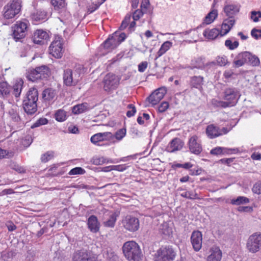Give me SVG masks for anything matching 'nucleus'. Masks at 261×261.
Here are the masks:
<instances>
[{
	"mask_svg": "<svg viewBox=\"0 0 261 261\" xmlns=\"http://www.w3.org/2000/svg\"><path fill=\"white\" fill-rule=\"evenodd\" d=\"M234 22L235 20L233 18L225 19L222 24L221 30L220 31V35L223 36L227 34L234 25Z\"/></svg>",
	"mask_w": 261,
	"mask_h": 261,
	"instance_id": "24",
	"label": "nucleus"
},
{
	"mask_svg": "<svg viewBox=\"0 0 261 261\" xmlns=\"http://www.w3.org/2000/svg\"><path fill=\"white\" fill-rule=\"evenodd\" d=\"M33 142V139L31 136L28 135L26 136L24 139L22 141V144L26 147L29 146Z\"/></svg>",
	"mask_w": 261,
	"mask_h": 261,
	"instance_id": "61",
	"label": "nucleus"
},
{
	"mask_svg": "<svg viewBox=\"0 0 261 261\" xmlns=\"http://www.w3.org/2000/svg\"><path fill=\"white\" fill-rule=\"evenodd\" d=\"M239 92L235 88H228L223 92V99L229 105V107L233 106L237 102Z\"/></svg>",
	"mask_w": 261,
	"mask_h": 261,
	"instance_id": "12",
	"label": "nucleus"
},
{
	"mask_svg": "<svg viewBox=\"0 0 261 261\" xmlns=\"http://www.w3.org/2000/svg\"><path fill=\"white\" fill-rule=\"evenodd\" d=\"M172 43L170 41L165 42L160 47V49L157 53V56L155 57V60H156L158 58L161 57L164 55L167 50H168L172 46Z\"/></svg>",
	"mask_w": 261,
	"mask_h": 261,
	"instance_id": "33",
	"label": "nucleus"
},
{
	"mask_svg": "<svg viewBox=\"0 0 261 261\" xmlns=\"http://www.w3.org/2000/svg\"><path fill=\"white\" fill-rule=\"evenodd\" d=\"M46 17V12L42 11H37L32 15V19L36 21L44 20Z\"/></svg>",
	"mask_w": 261,
	"mask_h": 261,
	"instance_id": "40",
	"label": "nucleus"
},
{
	"mask_svg": "<svg viewBox=\"0 0 261 261\" xmlns=\"http://www.w3.org/2000/svg\"><path fill=\"white\" fill-rule=\"evenodd\" d=\"M165 88H160L154 91L148 97L149 102L153 106L158 103L166 93Z\"/></svg>",
	"mask_w": 261,
	"mask_h": 261,
	"instance_id": "16",
	"label": "nucleus"
},
{
	"mask_svg": "<svg viewBox=\"0 0 261 261\" xmlns=\"http://www.w3.org/2000/svg\"><path fill=\"white\" fill-rule=\"evenodd\" d=\"M259 18H261V12L260 11H252L251 19L254 22H257L259 20Z\"/></svg>",
	"mask_w": 261,
	"mask_h": 261,
	"instance_id": "59",
	"label": "nucleus"
},
{
	"mask_svg": "<svg viewBox=\"0 0 261 261\" xmlns=\"http://www.w3.org/2000/svg\"><path fill=\"white\" fill-rule=\"evenodd\" d=\"M120 77L114 74L109 73L104 77L103 81V90L111 92L117 88L119 85Z\"/></svg>",
	"mask_w": 261,
	"mask_h": 261,
	"instance_id": "6",
	"label": "nucleus"
},
{
	"mask_svg": "<svg viewBox=\"0 0 261 261\" xmlns=\"http://www.w3.org/2000/svg\"><path fill=\"white\" fill-rule=\"evenodd\" d=\"M63 80L64 84L67 86L75 85L80 80V74L73 73L71 69H67L64 70Z\"/></svg>",
	"mask_w": 261,
	"mask_h": 261,
	"instance_id": "11",
	"label": "nucleus"
},
{
	"mask_svg": "<svg viewBox=\"0 0 261 261\" xmlns=\"http://www.w3.org/2000/svg\"><path fill=\"white\" fill-rule=\"evenodd\" d=\"M56 120L59 122L64 121L67 119L66 112L62 109L57 110L55 114Z\"/></svg>",
	"mask_w": 261,
	"mask_h": 261,
	"instance_id": "38",
	"label": "nucleus"
},
{
	"mask_svg": "<svg viewBox=\"0 0 261 261\" xmlns=\"http://www.w3.org/2000/svg\"><path fill=\"white\" fill-rule=\"evenodd\" d=\"M239 45V43L238 41H235L233 42L230 39H227L225 41V46L230 50H233L237 48Z\"/></svg>",
	"mask_w": 261,
	"mask_h": 261,
	"instance_id": "45",
	"label": "nucleus"
},
{
	"mask_svg": "<svg viewBox=\"0 0 261 261\" xmlns=\"http://www.w3.org/2000/svg\"><path fill=\"white\" fill-rule=\"evenodd\" d=\"M124 256L128 261H141L143 257L141 249L135 241L125 242L122 247Z\"/></svg>",
	"mask_w": 261,
	"mask_h": 261,
	"instance_id": "1",
	"label": "nucleus"
},
{
	"mask_svg": "<svg viewBox=\"0 0 261 261\" xmlns=\"http://www.w3.org/2000/svg\"><path fill=\"white\" fill-rule=\"evenodd\" d=\"M49 39L48 34L42 30L36 31L33 37V42L35 44H44L47 42Z\"/></svg>",
	"mask_w": 261,
	"mask_h": 261,
	"instance_id": "18",
	"label": "nucleus"
},
{
	"mask_svg": "<svg viewBox=\"0 0 261 261\" xmlns=\"http://www.w3.org/2000/svg\"><path fill=\"white\" fill-rule=\"evenodd\" d=\"M85 172L84 169L81 167H75L71 169L69 172V175L83 174Z\"/></svg>",
	"mask_w": 261,
	"mask_h": 261,
	"instance_id": "52",
	"label": "nucleus"
},
{
	"mask_svg": "<svg viewBox=\"0 0 261 261\" xmlns=\"http://www.w3.org/2000/svg\"><path fill=\"white\" fill-rule=\"evenodd\" d=\"M211 103L216 108H226L229 107V105L225 101H222L216 98H214L211 100Z\"/></svg>",
	"mask_w": 261,
	"mask_h": 261,
	"instance_id": "39",
	"label": "nucleus"
},
{
	"mask_svg": "<svg viewBox=\"0 0 261 261\" xmlns=\"http://www.w3.org/2000/svg\"><path fill=\"white\" fill-rule=\"evenodd\" d=\"M176 255V252L171 246L162 247L157 251L154 261H173Z\"/></svg>",
	"mask_w": 261,
	"mask_h": 261,
	"instance_id": "4",
	"label": "nucleus"
},
{
	"mask_svg": "<svg viewBox=\"0 0 261 261\" xmlns=\"http://www.w3.org/2000/svg\"><path fill=\"white\" fill-rule=\"evenodd\" d=\"M27 27V22L24 21H17L12 27L13 36L16 41L24 37Z\"/></svg>",
	"mask_w": 261,
	"mask_h": 261,
	"instance_id": "13",
	"label": "nucleus"
},
{
	"mask_svg": "<svg viewBox=\"0 0 261 261\" xmlns=\"http://www.w3.org/2000/svg\"><path fill=\"white\" fill-rule=\"evenodd\" d=\"M191 66L188 67L191 69L198 68L204 69L206 68L204 58L199 57L195 58L191 61Z\"/></svg>",
	"mask_w": 261,
	"mask_h": 261,
	"instance_id": "26",
	"label": "nucleus"
},
{
	"mask_svg": "<svg viewBox=\"0 0 261 261\" xmlns=\"http://www.w3.org/2000/svg\"><path fill=\"white\" fill-rule=\"evenodd\" d=\"M169 107V104L167 102H163L159 107V111L160 112H165Z\"/></svg>",
	"mask_w": 261,
	"mask_h": 261,
	"instance_id": "64",
	"label": "nucleus"
},
{
	"mask_svg": "<svg viewBox=\"0 0 261 261\" xmlns=\"http://www.w3.org/2000/svg\"><path fill=\"white\" fill-rule=\"evenodd\" d=\"M54 153L53 151H47L42 155L41 160L42 162L46 163L53 158Z\"/></svg>",
	"mask_w": 261,
	"mask_h": 261,
	"instance_id": "46",
	"label": "nucleus"
},
{
	"mask_svg": "<svg viewBox=\"0 0 261 261\" xmlns=\"http://www.w3.org/2000/svg\"><path fill=\"white\" fill-rule=\"evenodd\" d=\"M251 35L255 39L261 38V30L253 29L251 32Z\"/></svg>",
	"mask_w": 261,
	"mask_h": 261,
	"instance_id": "60",
	"label": "nucleus"
},
{
	"mask_svg": "<svg viewBox=\"0 0 261 261\" xmlns=\"http://www.w3.org/2000/svg\"><path fill=\"white\" fill-rule=\"evenodd\" d=\"M249 202V199L244 196H239L237 198H234L231 200V203L236 205L246 204Z\"/></svg>",
	"mask_w": 261,
	"mask_h": 261,
	"instance_id": "37",
	"label": "nucleus"
},
{
	"mask_svg": "<svg viewBox=\"0 0 261 261\" xmlns=\"http://www.w3.org/2000/svg\"><path fill=\"white\" fill-rule=\"evenodd\" d=\"M122 224L125 229L130 232H135L139 228V221L138 218L127 215L122 220Z\"/></svg>",
	"mask_w": 261,
	"mask_h": 261,
	"instance_id": "10",
	"label": "nucleus"
},
{
	"mask_svg": "<svg viewBox=\"0 0 261 261\" xmlns=\"http://www.w3.org/2000/svg\"><path fill=\"white\" fill-rule=\"evenodd\" d=\"M72 261H97L96 257L86 250H81L75 252Z\"/></svg>",
	"mask_w": 261,
	"mask_h": 261,
	"instance_id": "14",
	"label": "nucleus"
},
{
	"mask_svg": "<svg viewBox=\"0 0 261 261\" xmlns=\"http://www.w3.org/2000/svg\"><path fill=\"white\" fill-rule=\"evenodd\" d=\"M181 196L183 197L194 199L196 198L197 195L196 194L193 193L192 192L186 191L184 192L181 194Z\"/></svg>",
	"mask_w": 261,
	"mask_h": 261,
	"instance_id": "57",
	"label": "nucleus"
},
{
	"mask_svg": "<svg viewBox=\"0 0 261 261\" xmlns=\"http://www.w3.org/2000/svg\"><path fill=\"white\" fill-rule=\"evenodd\" d=\"M227 127H222L220 128L219 127L214 124H210L207 126L205 133L208 138L212 139L225 135L229 132Z\"/></svg>",
	"mask_w": 261,
	"mask_h": 261,
	"instance_id": "9",
	"label": "nucleus"
},
{
	"mask_svg": "<svg viewBox=\"0 0 261 261\" xmlns=\"http://www.w3.org/2000/svg\"><path fill=\"white\" fill-rule=\"evenodd\" d=\"M160 232L165 236H169L172 233V228L168 226V223H164L160 226Z\"/></svg>",
	"mask_w": 261,
	"mask_h": 261,
	"instance_id": "41",
	"label": "nucleus"
},
{
	"mask_svg": "<svg viewBox=\"0 0 261 261\" xmlns=\"http://www.w3.org/2000/svg\"><path fill=\"white\" fill-rule=\"evenodd\" d=\"M88 110V105L87 103H83L77 105L72 108V112L75 114L83 113Z\"/></svg>",
	"mask_w": 261,
	"mask_h": 261,
	"instance_id": "34",
	"label": "nucleus"
},
{
	"mask_svg": "<svg viewBox=\"0 0 261 261\" xmlns=\"http://www.w3.org/2000/svg\"><path fill=\"white\" fill-rule=\"evenodd\" d=\"M10 114L11 118L13 121L18 123V124L21 126L23 125L24 122L21 120L19 115L17 113H16V112L14 111L13 110H12L10 112Z\"/></svg>",
	"mask_w": 261,
	"mask_h": 261,
	"instance_id": "43",
	"label": "nucleus"
},
{
	"mask_svg": "<svg viewBox=\"0 0 261 261\" xmlns=\"http://www.w3.org/2000/svg\"><path fill=\"white\" fill-rule=\"evenodd\" d=\"M120 44L118 37L116 35H113L109 37L103 43V47L108 51L116 48Z\"/></svg>",
	"mask_w": 261,
	"mask_h": 261,
	"instance_id": "22",
	"label": "nucleus"
},
{
	"mask_svg": "<svg viewBox=\"0 0 261 261\" xmlns=\"http://www.w3.org/2000/svg\"><path fill=\"white\" fill-rule=\"evenodd\" d=\"M23 82L21 79L17 80L13 86L12 94L16 98L19 97L22 89Z\"/></svg>",
	"mask_w": 261,
	"mask_h": 261,
	"instance_id": "29",
	"label": "nucleus"
},
{
	"mask_svg": "<svg viewBox=\"0 0 261 261\" xmlns=\"http://www.w3.org/2000/svg\"><path fill=\"white\" fill-rule=\"evenodd\" d=\"M113 138V135L110 132L99 133L93 135L91 138V141L96 144L103 141L111 140Z\"/></svg>",
	"mask_w": 261,
	"mask_h": 261,
	"instance_id": "20",
	"label": "nucleus"
},
{
	"mask_svg": "<svg viewBox=\"0 0 261 261\" xmlns=\"http://www.w3.org/2000/svg\"><path fill=\"white\" fill-rule=\"evenodd\" d=\"M0 93L2 95H6L9 93V90L6 83H0Z\"/></svg>",
	"mask_w": 261,
	"mask_h": 261,
	"instance_id": "58",
	"label": "nucleus"
},
{
	"mask_svg": "<svg viewBox=\"0 0 261 261\" xmlns=\"http://www.w3.org/2000/svg\"><path fill=\"white\" fill-rule=\"evenodd\" d=\"M218 16V12L216 10L211 11L205 17L204 23L209 24L213 22Z\"/></svg>",
	"mask_w": 261,
	"mask_h": 261,
	"instance_id": "35",
	"label": "nucleus"
},
{
	"mask_svg": "<svg viewBox=\"0 0 261 261\" xmlns=\"http://www.w3.org/2000/svg\"><path fill=\"white\" fill-rule=\"evenodd\" d=\"M130 18L131 15L130 14H127L125 16L124 19L122 22L121 24L120 27V29L121 30H123L126 28V27L128 25L130 21Z\"/></svg>",
	"mask_w": 261,
	"mask_h": 261,
	"instance_id": "49",
	"label": "nucleus"
},
{
	"mask_svg": "<svg viewBox=\"0 0 261 261\" xmlns=\"http://www.w3.org/2000/svg\"><path fill=\"white\" fill-rule=\"evenodd\" d=\"M51 3L57 10L62 9L66 6L65 0H51Z\"/></svg>",
	"mask_w": 261,
	"mask_h": 261,
	"instance_id": "44",
	"label": "nucleus"
},
{
	"mask_svg": "<svg viewBox=\"0 0 261 261\" xmlns=\"http://www.w3.org/2000/svg\"><path fill=\"white\" fill-rule=\"evenodd\" d=\"M188 146L190 151L194 154H199L202 150L201 142L198 140L197 136H191L188 141Z\"/></svg>",
	"mask_w": 261,
	"mask_h": 261,
	"instance_id": "15",
	"label": "nucleus"
},
{
	"mask_svg": "<svg viewBox=\"0 0 261 261\" xmlns=\"http://www.w3.org/2000/svg\"><path fill=\"white\" fill-rule=\"evenodd\" d=\"M145 13L144 11H143L142 10L138 9L136 10L133 15V18L134 20H139Z\"/></svg>",
	"mask_w": 261,
	"mask_h": 261,
	"instance_id": "55",
	"label": "nucleus"
},
{
	"mask_svg": "<svg viewBox=\"0 0 261 261\" xmlns=\"http://www.w3.org/2000/svg\"><path fill=\"white\" fill-rule=\"evenodd\" d=\"M106 0H101V2H98L97 4H92L91 5L89 6L88 8V12L89 13H92L101 5Z\"/></svg>",
	"mask_w": 261,
	"mask_h": 261,
	"instance_id": "56",
	"label": "nucleus"
},
{
	"mask_svg": "<svg viewBox=\"0 0 261 261\" xmlns=\"http://www.w3.org/2000/svg\"><path fill=\"white\" fill-rule=\"evenodd\" d=\"M210 255L207 256V261H221L222 251L217 246H213L210 250Z\"/></svg>",
	"mask_w": 261,
	"mask_h": 261,
	"instance_id": "23",
	"label": "nucleus"
},
{
	"mask_svg": "<svg viewBox=\"0 0 261 261\" xmlns=\"http://www.w3.org/2000/svg\"><path fill=\"white\" fill-rule=\"evenodd\" d=\"M246 248L252 253H256L261 249V233L255 232L249 236L247 241Z\"/></svg>",
	"mask_w": 261,
	"mask_h": 261,
	"instance_id": "5",
	"label": "nucleus"
},
{
	"mask_svg": "<svg viewBox=\"0 0 261 261\" xmlns=\"http://www.w3.org/2000/svg\"><path fill=\"white\" fill-rule=\"evenodd\" d=\"M38 100L37 89L35 88H30L23 100L22 104L23 109L27 114L31 115L37 111Z\"/></svg>",
	"mask_w": 261,
	"mask_h": 261,
	"instance_id": "2",
	"label": "nucleus"
},
{
	"mask_svg": "<svg viewBox=\"0 0 261 261\" xmlns=\"http://www.w3.org/2000/svg\"><path fill=\"white\" fill-rule=\"evenodd\" d=\"M118 216V214L116 213L111 214L107 219L104 220L103 222L104 226L108 227H113L115 226Z\"/></svg>",
	"mask_w": 261,
	"mask_h": 261,
	"instance_id": "32",
	"label": "nucleus"
},
{
	"mask_svg": "<svg viewBox=\"0 0 261 261\" xmlns=\"http://www.w3.org/2000/svg\"><path fill=\"white\" fill-rule=\"evenodd\" d=\"M249 57H250V53L248 51L240 53L235 58L233 63L236 67L242 66L248 62Z\"/></svg>",
	"mask_w": 261,
	"mask_h": 261,
	"instance_id": "19",
	"label": "nucleus"
},
{
	"mask_svg": "<svg viewBox=\"0 0 261 261\" xmlns=\"http://www.w3.org/2000/svg\"><path fill=\"white\" fill-rule=\"evenodd\" d=\"M126 129L125 128H122L118 129L113 135L114 138H115L117 141H120L123 139V138L126 136Z\"/></svg>",
	"mask_w": 261,
	"mask_h": 261,
	"instance_id": "42",
	"label": "nucleus"
},
{
	"mask_svg": "<svg viewBox=\"0 0 261 261\" xmlns=\"http://www.w3.org/2000/svg\"><path fill=\"white\" fill-rule=\"evenodd\" d=\"M184 144V142L180 139L175 138L170 142L166 149L169 152H173L180 150Z\"/></svg>",
	"mask_w": 261,
	"mask_h": 261,
	"instance_id": "21",
	"label": "nucleus"
},
{
	"mask_svg": "<svg viewBox=\"0 0 261 261\" xmlns=\"http://www.w3.org/2000/svg\"><path fill=\"white\" fill-rule=\"evenodd\" d=\"M127 109H130V110H129L127 112L126 116L128 117L133 116L136 113V109L135 107L132 104H129L127 106Z\"/></svg>",
	"mask_w": 261,
	"mask_h": 261,
	"instance_id": "54",
	"label": "nucleus"
},
{
	"mask_svg": "<svg viewBox=\"0 0 261 261\" xmlns=\"http://www.w3.org/2000/svg\"><path fill=\"white\" fill-rule=\"evenodd\" d=\"M50 74L49 68L45 65H42L30 70L27 77L29 81L35 82L39 79L47 78Z\"/></svg>",
	"mask_w": 261,
	"mask_h": 261,
	"instance_id": "3",
	"label": "nucleus"
},
{
	"mask_svg": "<svg viewBox=\"0 0 261 261\" xmlns=\"http://www.w3.org/2000/svg\"><path fill=\"white\" fill-rule=\"evenodd\" d=\"M186 34H191V38L194 42H196L199 38V33L198 31V28L193 30H190L185 32Z\"/></svg>",
	"mask_w": 261,
	"mask_h": 261,
	"instance_id": "48",
	"label": "nucleus"
},
{
	"mask_svg": "<svg viewBox=\"0 0 261 261\" xmlns=\"http://www.w3.org/2000/svg\"><path fill=\"white\" fill-rule=\"evenodd\" d=\"M149 5V0H143L141 4V9L143 11H144L145 13L146 12L148 7Z\"/></svg>",
	"mask_w": 261,
	"mask_h": 261,
	"instance_id": "62",
	"label": "nucleus"
},
{
	"mask_svg": "<svg viewBox=\"0 0 261 261\" xmlns=\"http://www.w3.org/2000/svg\"><path fill=\"white\" fill-rule=\"evenodd\" d=\"M204 37L209 40H213L220 35V31L217 29H206L203 32Z\"/></svg>",
	"mask_w": 261,
	"mask_h": 261,
	"instance_id": "28",
	"label": "nucleus"
},
{
	"mask_svg": "<svg viewBox=\"0 0 261 261\" xmlns=\"http://www.w3.org/2000/svg\"><path fill=\"white\" fill-rule=\"evenodd\" d=\"M21 6L18 1H13L4 8V17L6 19L13 18L20 10Z\"/></svg>",
	"mask_w": 261,
	"mask_h": 261,
	"instance_id": "8",
	"label": "nucleus"
},
{
	"mask_svg": "<svg viewBox=\"0 0 261 261\" xmlns=\"http://www.w3.org/2000/svg\"><path fill=\"white\" fill-rule=\"evenodd\" d=\"M148 66V63L146 61L142 62L138 65V70L141 72H143Z\"/></svg>",
	"mask_w": 261,
	"mask_h": 261,
	"instance_id": "63",
	"label": "nucleus"
},
{
	"mask_svg": "<svg viewBox=\"0 0 261 261\" xmlns=\"http://www.w3.org/2000/svg\"><path fill=\"white\" fill-rule=\"evenodd\" d=\"M191 241L193 249L196 251H198L201 248L202 242V236L199 231H194L191 237Z\"/></svg>",
	"mask_w": 261,
	"mask_h": 261,
	"instance_id": "17",
	"label": "nucleus"
},
{
	"mask_svg": "<svg viewBox=\"0 0 261 261\" xmlns=\"http://www.w3.org/2000/svg\"><path fill=\"white\" fill-rule=\"evenodd\" d=\"M87 224L88 228L92 232H96L99 229V223L96 216L92 215L88 219Z\"/></svg>",
	"mask_w": 261,
	"mask_h": 261,
	"instance_id": "25",
	"label": "nucleus"
},
{
	"mask_svg": "<svg viewBox=\"0 0 261 261\" xmlns=\"http://www.w3.org/2000/svg\"><path fill=\"white\" fill-rule=\"evenodd\" d=\"M217 65L222 66H225L227 63V59L225 56H218L216 58Z\"/></svg>",
	"mask_w": 261,
	"mask_h": 261,
	"instance_id": "47",
	"label": "nucleus"
},
{
	"mask_svg": "<svg viewBox=\"0 0 261 261\" xmlns=\"http://www.w3.org/2000/svg\"><path fill=\"white\" fill-rule=\"evenodd\" d=\"M224 10L226 15L232 18L233 15L239 12V7L237 5H230L225 6Z\"/></svg>",
	"mask_w": 261,
	"mask_h": 261,
	"instance_id": "30",
	"label": "nucleus"
},
{
	"mask_svg": "<svg viewBox=\"0 0 261 261\" xmlns=\"http://www.w3.org/2000/svg\"><path fill=\"white\" fill-rule=\"evenodd\" d=\"M203 82V77L201 76H194L191 78V85L196 88L200 86Z\"/></svg>",
	"mask_w": 261,
	"mask_h": 261,
	"instance_id": "36",
	"label": "nucleus"
},
{
	"mask_svg": "<svg viewBox=\"0 0 261 261\" xmlns=\"http://www.w3.org/2000/svg\"><path fill=\"white\" fill-rule=\"evenodd\" d=\"M48 123V120L45 118H40L36 122H35L32 126V128L39 127L42 125H45Z\"/></svg>",
	"mask_w": 261,
	"mask_h": 261,
	"instance_id": "50",
	"label": "nucleus"
},
{
	"mask_svg": "<svg viewBox=\"0 0 261 261\" xmlns=\"http://www.w3.org/2000/svg\"><path fill=\"white\" fill-rule=\"evenodd\" d=\"M248 62L253 66H257L259 64V59L255 56L252 55L251 53Z\"/></svg>",
	"mask_w": 261,
	"mask_h": 261,
	"instance_id": "51",
	"label": "nucleus"
},
{
	"mask_svg": "<svg viewBox=\"0 0 261 261\" xmlns=\"http://www.w3.org/2000/svg\"><path fill=\"white\" fill-rule=\"evenodd\" d=\"M253 193L256 194H261V181H259L256 182L252 189Z\"/></svg>",
	"mask_w": 261,
	"mask_h": 261,
	"instance_id": "53",
	"label": "nucleus"
},
{
	"mask_svg": "<svg viewBox=\"0 0 261 261\" xmlns=\"http://www.w3.org/2000/svg\"><path fill=\"white\" fill-rule=\"evenodd\" d=\"M56 96V92L55 90L51 88H48L44 90L42 93V97L44 100L46 101H51L53 100Z\"/></svg>",
	"mask_w": 261,
	"mask_h": 261,
	"instance_id": "31",
	"label": "nucleus"
},
{
	"mask_svg": "<svg viewBox=\"0 0 261 261\" xmlns=\"http://www.w3.org/2000/svg\"><path fill=\"white\" fill-rule=\"evenodd\" d=\"M63 40L59 36H56L49 47V52L56 58H61L63 54Z\"/></svg>",
	"mask_w": 261,
	"mask_h": 261,
	"instance_id": "7",
	"label": "nucleus"
},
{
	"mask_svg": "<svg viewBox=\"0 0 261 261\" xmlns=\"http://www.w3.org/2000/svg\"><path fill=\"white\" fill-rule=\"evenodd\" d=\"M238 151V149L237 148L229 149L222 147H216L211 150L210 153L213 155H218L225 153H236Z\"/></svg>",
	"mask_w": 261,
	"mask_h": 261,
	"instance_id": "27",
	"label": "nucleus"
}]
</instances>
